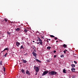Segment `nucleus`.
I'll return each instance as SVG.
<instances>
[{"label": "nucleus", "mask_w": 78, "mask_h": 78, "mask_svg": "<svg viewBox=\"0 0 78 78\" xmlns=\"http://www.w3.org/2000/svg\"><path fill=\"white\" fill-rule=\"evenodd\" d=\"M57 73V72H56L54 71H52L50 72L48 74L49 75H56Z\"/></svg>", "instance_id": "obj_1"}, {"label": "nucleus", "mask_w": 78, "mask_h": 78, "mask_svg": "<svg viewBox=\"0 0 78 78\" xmlns=\"http://www.w3.org/2000/svg\"><path fill=\"white\" fill-rule=\"evenodd\" d=\"M38 39L39 41V44H41V45H43V43L42 42V40H41V38L39 37H38Z\"/></svg>", "instance_id": "obj_2"}, {"label": "nucleus", "mask_w": 78, "mask_h": 78, "mask_svg": "<svg viewBox=\"0 0 78 78\" xmlns=\"http://www.w3.org/2000/svg\"><path fill=\"white\" fill-rule=\"evenodd\" d=\"M48 73V71H44L43 73L42 74V76H44V75H45L47 74Z\"/></svg>", "instance_id": "obj_3"}, {"label": "nucleus", "mask_w": 78, "mask_h": 78, "mask_svg": "<svg viewBox=\"0 0 78 78\" xmlns=\"http://www.w3.org/2000/svg\"><path fill=\"white\" fill-rule=\"evenodd\" d=\"M36 72H38L39 71V68L38 66H36L35 68Z\"/></svg>", "instance_id": "obj_4"}, {"label": "nucleus", "mask_w": 78, "mask_h": 78, "mask_svg": "<svg viewBox=\"0 0 78 78\" xmlns=\"http://www.w3.org/2000/svg\"><path fill=\"white\" fill-rule=\"evenodd\" d=\"M32 54H33V56H35V57H36V56H37V54H36V53L34 52V51H33L32 52Z\"/></svg>", "instance_id": "obj_5"}, {"label": "nucleus", "mask_w": 78, "mask_h": 78, "mask_svg": "<svg viewBox=\"0 0 78 78\" xmlns=\"http://www.w3.org/2000/svg\"><path fill=\"white\" fill-rule=\"evenodd\" d=\"M26 73L27 75H30V73L29 72V71L27 70L26 72Z\"/></svg>", "instance_id": "obj_6"}, {"label": "nucleus", "mask_w": 78, "mask_h": 78, "mask_svg": "<svg viewBox=\"0 0 78 78\" xmlns=\"http://www.w3.org/2000/svg\"><path fill=\"white\" fill-rule=\"evenodd\" d=\"M16 46H17V47H19V45H20V43H19V42H16Z\"/></svg>", "instance_id": "obj_7"}, {"label": "nucleus", "mask_w": 78, "mask_h": 78, "mask_svg": "<svg viewBox=\"0 0 78 78\" xmlns=\"http://www.w3.org/2000/svg\"><path fill=\"white\" fill-rule=\"evenodd\" d=\"M27 62H28V61L24 60V59H23V63H27Z\"/></svg>", "instance_id": "obj_8"}, {"label": "nucleus", "mask_w": 78, "mask_h": 78, "mask_svg": "<svg viewBox=\"0 0 78 78\" xmlns=\"http://www.w3.org/2000/svg\"><path fill=\"white\" fill-rule=\"evenodd\" d=\"M21 71L22 73H23V74H25V70H23V69H21Z\"/></svg>", "instance_id": "obj_9"}, {"label": "nucleus", "mask_w": 78, "mask_h": 78, "mask_svg": "<svg viewBox=\"0 0 78 78\" xmlns=\"http://www.w3.org/2000/svg\"><path fill=\"white\" fill-rule=\"evenodd\" d=\"M20 29L19 28H17L16 29V31H20Z\"/></svg>", "instance_id": "obj_10"}, {"label": "nucleus", "mask_w": 78, "mask_h": 78, "mask_svg": "<svg viewBox=\"0 0 78 78\" xmlns=\"http://www.w3.org/2000/svg\"><path fill=\"white\" fill-rule=\"evenodd\" d=\"M71 70L72 72H75V69L74 68H73L71 69Z\"/></svg>", "instance_id": "obj_11"}, {"label": "nucleus", "mask_w": 78, "mask_h": 78, "mask_svg": "<svg viewBox=\"0 0 78 78\" xmlns=\"http://www.w3.org/2000/svg\"><path fill=\"white\" fill-rule=\"evenodd\" d=\"M36 61H37V62H41V61L37 59H36Z\"/></svg>", "instance_id": "obj_12"}, {"label": "nucleus", "mask_w": 78, "mask_h": 78, "mask_svg": "<svg viewBox=\"0 0 78 78\" xmlns=\"http://www.w3.org/2000/svg\"><path fill=\"white\" fill-rule=\"evenodd\" d=\"M63 47H64V48H67V45L66 44H64L63 45Z\"/></svg>", "instance_id": "obj_13"}, {"label": "nucleus", "mask_w": 78, "mask_h": 78, "mask_svg": "<svg viewBox=\"0 0 78 78\" xmlns=\"http://www.w3.org/2000/svg\"><path fill=\"white\" fill-rule=\"evenodd\" d=\"M63 73H66V69H64L63 71Z\"/></svg>", "instance_id": "obj_14"}, {"label": "nucleus", "mask_w": 78, "mask_h": 78, "mask_svg": "<svg viewBox=\"0 0 78 78\" xmlns=\"http://www.w3.org/2000/svg\"><path fill=\"white\" fill-rule=\"evenodd\" d=\"M24 31L25 33H27V32H28V30L25 29L24 30Z\"/></svg>", "instance_id": "obj_15"}, {"label": "nucleus", "mask_w": 78, "mask_h": 78, "mask_svg": "<svg viewBox=\"0 0 78 78\" xmlns=\"http://www.w3.org/2000/svg\"><path fill=\"white\" fill-rule=\"evenodd\" d=\"M71 66L72 67H75V65L74 64H71Z\"/></svg>", "instance_id": "obj_16"}, {"label": "nucleus", "mask_w": 78, "mask_h": 78, "mask_svg": "<svg viewBox=\"0 0 78 78\" xmlns=\"http://www.w3.org/2000/svg\"><path fill=\"white\" fill-rule=\"evenodd\" d=\"M50 48H51V47L50 46L47 47V49H48V50H50Z\"/></svg>", "instance_id": "obj_17"}, {"label": "nucleus", "mask_w": 78, "mask_h": 78, "mask_svg": "<svg viewBox=\"0 0 78 78\" xmlns=\"http://www.w3.org/2000/svg\"><path fill=\"white\" fill-rule=\"evenodd\" d=\"M2 63H3V62H2V61L1 60L0 62V65H1V66H2Z\"/></svg>", "instance_id": "obj_18"}, {"label": "nucleus", "mask_w": 78, "mask_h": 78, "mask_svg": "<svg viewBox=\"0 0 78 78\" xmlns=\"http://www.w3.org/2000/svg\"><path fill=\"white\" fill-rule=\"evenodd\" d=\"M8 55V53H6V54L4 55V57H6V55Z\"/></svg>", "instance_id": "obj_19"}, {"label": "nucleus", "mask_w": 78, "mask_h": 78, "mask_svg": "<svg viewBox=\"0 0 78 78\" xmlns=\"http://www.w3.org/2000/svg\"><path fill=\"white\" fill-rule=\"evenodd\" d=\"M50 36L51 37H55L53 35H51Z\"/></svg>", "instance_id": "obj_20"}, {"label": "nucleus", "mask_w": 78, "mask_h": 78, "mask_svg": "<svg viewBox=\"0 0 78 78\" xmlns=\"http://www.w3.org/2000/svg\"><path fill=\"white\" fill-rule=\"evenodd\" d=\"M4 50H8V48H7L4 49Z\"/></svg>", "instance_id": "obj_21"}, {"label": "nucleus", "mask_w": 78, "mask_h": 78, "mask_svg": "<svg viewBox=\"0 0 78 78\" xmlns=\"http://www.w3.org/2000/svg\"><path fill=\"white\" fill-rule=\"evenodd\" d=\"M4 20H5V22H7L8 21V19H7L5 18L4 19Z\"/></svg>", "instance_id": "obj_22"}, {"label": "nucleus", "mask_w": 78, "mask_h": 78, "mask_svg": "<svg viewBox=\"0 0 78 78\" xmlns=\"http://www.w3.org/2000/svg\"><path fill=\"white\" fill-rule=\"evenodd\" d=\"M7 33L8 34H9V35L10 36V34H11V32H7Z\"/></svg>", "instance_id": "obj_23"}, {"label": "nucleus", "mask_w": 78, "mask_h": 78, "mask_svg": "<svg viewBox=\"0 0 78 78\" xmlns=\"http://www.w3.org/2000/svg\"><path fill=\"white\" fill-rule=\"evenodd\" d=\"M22 48H23V45H22L21 46V48H20V49H22Z\"/></svg>", "instance_id": "obj_24"}, {"label": "nucleus", "mask_w": 78, "mask_h": 78, "mask_svg": "<svg viewBox=\"0 0 78 78\" xmlns=\"http://www.w3.org/2000/svg\"><path fill=\"white\" fill-rule=\"evenodd\" d=\"M64 56L63 55H61V58H64Z\"/></svg>", "instance_id": "obj_25"}, {"label": "nucleus", "mask_w": 78, "mask_h": 78, "mask_svg": "<svg viewBox=\"0 0 78 78\" xmlns=\"http://www.w3.org/2000/svg\"><path fill=\"white\" fill-rule=\"evenodd\" d=\"M74 63H75V64H77V62H76V61H74Z\"/></svg>", "instance_id": "obj_26"}, {"label": "nucleus", "mask_w": 78, "mask_h": 78, "mask_svg": "<svg viewBox=\"0 0 78 78\" xmlns=\"http://www.w3.org/2000/svg\"><path fill=\"white\" fill-rule=\"evenodd\" d=\"M4 72H5V67H4Z\"/></svg>", "instance_id": "obj_27"}, {"label": "nucleus", "mask_w": 78, "mask_h": 78, "mask_svg": "<svg viewBox=\"0 0 78 78\" xmlns=\"http://www.w3.org/2000/svg\"><path fill=\"white\" fill-rule=\"evenodd\" d=\"M33 49L34 50H36V47H33Z\"/></svg>", "instance_id": "obj_28"}, {"label": "nucleus", "mask_w": 78, "mask_h": 78, "mask_svg": "<svg viewBox=\"0 0 78 78\" xmlns=\"http://www.w3.org/2000/svg\"><path fill=\"white\" fill-rule=\"evenodd\" d=\"M63 52L64 53H66V51L65 50L63 51Z\"/></svg>", "instance_id": "obj_29"}, {"label": "nucleus", "mask_w": 78, "mask_h": 78, "mask_svg": "<svg viewBox=\"0 0 78 78\" xmlns=\"http://www.w3.org/2000/svg\"><path fill=\"white\" fill-rule=\"evenodd\" d=\"M41 38L42 39H44V37H43L42 36H41Z\"/></svg>", "instance_id": "obj_30"}, {"label": "nucleus", "mask_w": 78, "mask_h": 78, "mask_svg": "<svg viewBox=\"0 0 78 78\" xmlns=\"http://www.w3.org/2000/svg\"><path fill=\"white\" fill-rule=\"evenodd\" d=\"M46 41L47 42H48V39H47V40H46Z\"/></svg>", "instance_id": "obj_31"}, {"label": "nucleus", "mask_w": 78, "mask_h": 78, "mask_svg": "<svg viewBox=\"0 0 78 78\" xmlns=\"http://www.w3.org/2000/svg\"><path fill=\"white\" fill-rule=\"evenodd\" d=\"M34 52H36V50H35V49H34Z\"/></svg>", "instance_id": "obj_32"}, {"label": "nucleus", "mask_w": 78, "mask_h": 78, "mask_svg": "<svg viewBox=\"0 0 78 78\" xmlns=\"http://www.w3.org/2000/svg\"><path fill=\"white\" fill-rule=\"evenodd\" d=\"M56 50L54 51V53H56Z\"/></svg>", "instance_id": "obj_33"}, {"label": "nucleus", "mask_w": 78, "mask_h": 78, "mask_svg": "<svg viewBox=\"0 0 78 78\" xmlns=\"http://www.w3.org/2000/svg\"><path fill=\"white\" fill-rule=\"evenodd\" d=\"M54 58H56V55H55L54 56Z\"/></svg>", "instance_id": "obj_34"}, {"label": "nucleus", "mask_w": 78, "mask_h": 78, "mask_svg": "<svg viewBox=\"0 0 78 78\" xmlns=\"http://www.w3.org/2000/svg\"><path fill=\"white\" fill-rule=\"evenodd\" d=\"M55 39H58V38L57 37H55Z\"/></svg>", "instance_id": "obj_35"}, {"label": "nucleus", "mask_w": 78, "mask_h": 78, "mask_svg": "<svg viewBox=\"0 0 78 78\" xmlns=\"http://www.w3.org/2000/svg\"><path fill=\"white\" fill-rule=\"evenodd\" d=\"M27 53H26V54H24V55H25V56H27Z\"/></svg>", "instance_id": "obj_36"}, {"label": "nucleus", "mask_w": 78, "mask_h": 78, "mask_svg": "<svg viewBox=\"0 0 78 78\" xmlns=\"http://www.w3.org/2000/svg\"><path fill=\"white\" fill-rule=\"evenodd\" d=\"M37 72L36 73V74H35V75H37Z\"/></svg>", "instance_id": "obj_37"}, {"label": "nucleus", "mask_w": 78, "mask_h": 78, "mask_svg": "<svg viewBox=\"0 0 78 78\" xmlns=\"http://www.w3.org/2000/svg\"><path fill=\"white\" fill-rule=\"evenodd\" d=\"M73 78H75V76H73Z\"/></svg>", "instance_id": "obj_38"}, {"label": "nucleus", "mask_w": 78, "mask_h": 78, "mask_svg": "<svg viewBox=\"0 0 78 78\" xmlns=\"http://www.w3.org/2000/svg\"><path fill=\"white\" fill-rule=\"evenodd\" d=\"M5 51V49H4V50L3 51L4 52V51Z\"/></svg>", "instance_id": "obj_39"}, {"label": "nucleus", "mask_w": 78, "mask_h": 78, "mask_svg": "<svg viewBox=\"0 0 78 78\" xmlns=\"http://www.w3.org/2000/svg\"><path fill=\"white\" fill-rule=\"evenodd\" d=\"M35 68H36V66H34V68H35Z\"/></svg>", "instance_id": "obj_40"}, {"label": "nucleus", "mask_w": 78, "mask_h": 78, "mask_svg": "<svg viewBox=\"0 0 78 78\" xmlns=\"http://www.w3.org/2000/svg\"><path fill=\"white\" fill-rule=\"evenodd\" d=\"M65 51H67V50L66 49Z\"/></svg>", "instance_id": "obj_41"}, {"label": "nucleus", "mask_w": 78, "mask_h": 78, "mask_svg": "<svg viewBox=\"0 0 78 78\" xmlns=\"http://www.w3.org/2000/svg\"><path fill=\"white\" fill-rule=\"evenodd\" d=\"M37 44H39V42H38V43H37Z\"/></svg>", "instance_id": "obj_42"}, {"label": "nucleus", "mask_w": 78, "mask_h": 78, "mask_svg": "<svg viewBox=\"0 0 78 78\" xmlns=\"http://www.w3.org/2000/svg\"><path fill=\"white\" fill-rule=\"evenodd\" d=\"M48 40H49V41H51V39H48Z\"/></svg>", "instance_id": "obj_43"}, {"label": "nucleus", "mask_w": 78, "mask_h": 78, "mask_svg": "<svg viewBox=\"0 0 78 78\" xmlns=\"http://www.w3.org/2000/svg\"><path fill=\"white\" fill-rule=\"evenodd\" d=\"M56 42H58V41H56Z\"/></svg>", "instance_id": "obj_44"}, {"label": "nucleus", "mask_w": 78, "mask_h": 78, "mask_svg": "<svg viewBox=\"0 0 78 78\" xmlns=\"http://www.w3.org/2000/svg\"><path fill=\"white\" fill-rule=\"evenodd\" d=\"M32 47H35V46H32Z\"/></svg>", "instance_id": "obj_45"}, {"label": "nucleus", "mask_w": 78, "mask_h": 78, "mask_svg": "<svg viewBox=\"0 0 78 78\" xmlns=\"http://www.w3.org/2000/svg\"><path fill=\"white\" fill-rule=\"evenodd\" d=\"M33 42H34V41H33Z\"/></svg>", "instance_id": "obj_46"}, {"label": "nucleus", "mask_w": 78, "mask_h": 78, "mask_svg": "<svg viewBox=\"0 0 78 78\" xmlns=\"http://www.w3.org/2000/svg\"><path fill=\"white\" fill-rule=\"evenodd\" d=\"M3 21H4V20L3 21Z\"/></svg>", "instance_id": "obj_47"}]
</instances>
